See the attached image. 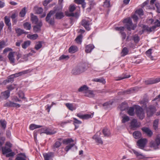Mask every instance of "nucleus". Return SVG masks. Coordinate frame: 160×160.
Here are the masks:
<instances>
[{
	"label": "nucleus",
	"mask_w": 160,
	"mask_h": 160,
	"mask_svg": "<svg viewBox=\"0 0 160 160\" xmlns=\"http://www.w3.org/2000/svg\"><path fill=\"white\" fill-rule=\"evenodd\" d=\"M85 71V68L83 65L78 66L74 67L72 71V73L74 75L79 74Z\"/></svg>",
	"instance_id": "obj_1"
},
{
	"label": "nucleus",
	"mask_w": 160,
	"mask_h": 160,
	"mask_svg": "<svg viewBox=\"0 0 160 160\" xmlns=\"http://www.w3.org/2000/svg\"><path fill=\"white\" fill-rule=\"evenodd\" d=\"M55 11H50L48 13L46 18V21L49 24L51 25H54V18H51V16L55 13Z\"/></svg>",
	"instance_id": "obj_2"
},
{
	"label": "nucleus",
	"mask_w": 160,
	"mask_h": 160,
	"mask_svg": "<svg viewBox=\"0 0 160 160\" xmlns=\"http://www.w3.org/2000/svg\"><path fill=\"white\" fill-rule=\"evenodd\" d=\"M135 112L140 119H142L144 117L145 115L143 110L140 106H136L135 108Z\"/></svg>",
	"instance_id": "obj_3"
},
{
	"label": "nucleus",
	"mask_w": 160,
	"mask_h": 160,
	"mask_svg": "<svg viewBox=\"0 0 160 160\" xmlns=\"http://www.w3.org/2000/svg\"><path fill=\"white\" fill-rule=\"evenodd\" d=\"M12 147V144L10 142H7L5 144V146L2 148V154L4 155L11 152L12 151L11 149Z\"/></svg>",
	"instance_id": "obj_4"
},
{
	"label": "nucleus",
	"mask_w": 160,
	"mask_h": 160,
	"mask_svg": "<svg viewBox=\"0 0 160 160\" xmlns=\"http://www.w3.org/2000/svg\"><path fill=\"white\" fill-rule=\"evenodd\" d=\"M148 142V140L146 138H141L137 142V145L138 148L141 149H143Z\"/></svg>",
	"instance_id": "obj_5"
},
{
	"label": "nucleus",
	"mask_w": 160,
	"mask_h": 160,
	"mask_svg": "<svg viewBox=\"0 0 160 160\" xmlns=\"http://www.w3.org/2000/svg\"><path fill=\"white\" fill-rule=\"evenodd\" d=\"M160 144V137L158 136L156 138L155 141L152 140L150 142V146L151 148L154 149L158 148V146Z\"/></svg>",
	"instance_id": "obj_6"
},
{
	"label": "nucleus",
	"mask_w": 160,
	"mask_h": 160,
	"mask_svg": "<svg viewBox=\"0 0 160 160\" xmlns=\"http://www.w3.org/2000/svg\"><path fill=\"white\" fill-rule=\"evenodd\" d=\"M140 127V124L137 119L133 118L131 121L130 127L131 129H135Z\"/></svg>",
	"instance_id": "obj_7"
},
{
	"label": "nucleus",
	"mask_w": 160,
	"mask_h": 160,
	"mask_svg": "<svg viewBox=\"0 0 160 160\" xmlns=\"http://www.w3.org/2000/svg\"><path fill=\"white\" fill-rule=\"evenodd\" d=\"M147 115L148 117H150L153 115L156 111L155 107L153 106H150L146 109Z\"/></svg>",
	"instance_id": "obj_8"
},
{
	"label": "nucleus",
	"mask_w": 160,
	"mask_h": 160,
	"mask_svg": "<svg viewBox=\"0 0 160 160\" xmlns=\"http://www.w3.org/2000/svg\"><path fill=\"white\" fill-rule=\"evenodd\" d=\"M4 107H11L19 108L20 107V104L14 103L12 102L9 101L6 103L4 104Z\"/></svg>",
	"instance_id": "obj_9"
},
{
	"label": "nucleus",
	"mask_w": 160,
	"mask_h": 160,
	"mask_svg": "<svg viewBox=\"0 0 160 160\" xmlns=\"http://www.w3.org/2000/svg\"><path fill=\"white\" fill-rule=\"evenodd\" d=\"M142 130L148 137H151L153 135V132L152 130L148 128L143 127L142 128Z\"/></svg>",
	"instance_id": "obj_10"
},
{
	"label": "nucleus",
	"mask_w": 160,
	"mask_h": 160,
	"mask_svg": "<svg viewBox=\"0 0 160 160\" xmlns=\"http://www.w3.org/2000/svg\"><path fill=\"white\" fill-rule=\"evenodd\" d=\"M160 81V78H157L154 79H150L145 81L146 84H152L158 82Z\"/></svg>",
	"instance_id": "obj_11"
},
{
	"label": "nucleus",
	"mask_w": 160,
	"mask_h": 160,
	"mask_svg": "<svg viewBox=\"0 0 160 160\" xmlns=\"http://www.w3.org/2000/svg\"><path fill=\"white\" fill-rule=\"evenodd\" d=\"M98 132H97L96 134L93 137V138L95 140L97 143L102 144L103 142L101 139L99 138V135H98ZM99 135H100V132H99Z\"/></svg>",
	"instance_id": "obj_12"
},
{
	"label": "nucleus",
	"mask_w": 160,
	"mask_h": 160,
	"mask_svg": "<svg viewBox=\"0 0 160 160\" xmlns=\"http://www.w3.org/2000/svg\"><path fill=\"white\" fill-rule=\"evenodd\" d=\"M84 95L86 97L92 98L94 97L95 94L93 91L89 90L88 89L84 93Z\"/></svg>",
	"instance_id": "obj_13"
},
{
	"label": "nucleus",
	"mask_w": 160,
	"mask_h": 160,
	"mask_svg": "<svg viewBox=\"0 0 160 160\" xmlns=\"http://www.w3.org/2000/svg\"><path fill=\"white\" fill-rule=\"evenodd\" d=\"M94 48V46L92 44L87 45L85 47V52L87 53H90Z\"/></svg>",
	"instance_id": "obj_14"
},
{
	"label": "nucleus",
	"mask_w": 160,
	"mask_h": 160,
	"mask_svg": "<svg viewBox=\"0 0 160 160\" xmlns=\"http://www.w3.org/2000/svg\"><path fill=\"white\" fill-rule=\"evenodd\" d=\"M4 22L5 24L8 27V29L11 30L12 28L11 23L10 22V18L8 17L7 16H6L4 17Z\"/></svg>",
	"instance_id": "obj_15"
},
{
	"label": "nucleus",
	"mask_w": 160,
	"mask_h": 160,
	"mask_svg": "<svg viewBox=\"0 0 160 160\" xmlns=\"http://www.w3.org/2000/svg\"><path fill=\"white\" fill-rule=\"evenodd\" d=\"M43 155L44 160H50V158H52L54 157V153L52 152L44 153Z\"/></svg>",
	"instance_id": "obj_16"
},
{
	"label": "nucleus",
	"mask_w": 160,
	"mask_h": 160,
	"mask_svg": "<svg viewBox=\"0 0 160 160\" xmlns=\"http://www.w3.org/2000/svg\"><path fill=\"white\" fill-rule=\"evenodd\" d=\"M82 25L87 30H89L90 28L89 27V22L88 21L85 19L83 20L82 21Z\"/></svg>",
	"instance_id": "obj_17"
},
{
	"label": "nucleus",
	"mask_w": 160,
	"mask_h": 160,
	"mask_svg": "<svg viewBox=\"0 0 160 160\" xmlns=\"http://www.w3.org/2000/svg\"><path fill=\"white\" fill-rule=\"evenodd\" d=\"M27 157L24 153H21L18 155L15 160H26Z\"/></svg>",
	"instance_id": "obj_18"
},
{
	"label": "nucleus",
	"mask_w": 160,
	"mask_h": 160,
	"mask_svg": "<svg viewBox=\"0 0 160 160\" xmlns=\"http://www.w3.org/2000/svg\"><path fill=\"white\" fill-rule=\"evenodd\" d=\"M14 52H10L8 55V58L10 62V63L13 64L15 62V59L14 57Z\"/></svg>",
	"instance_id": "obj_19"
},
{
	"label": "nucleus",
	"mask_w": 160,
	"mask_h": 160,
	"mask_svg": "<svg viewBox=\"0 0 160 160\" xmlns=\"http://www.w3.org/2000/svg\"><path fill=\"white\" fill-rule=\"evenodd\" d=\"M65 105L67 108L71 111H73L76 108V106L74 105L73 103H66Z\"/></svg>",
	"instance_id": "obj_20"
},
{
	"label": "nucleus",
	"mask_w": 160,
	"mask_h": 160,
	"mask_svg": "<svg viewBox=\"0 0 160 160\" xmlns=\"http://www.w3.org/2000/svg\"><path fill=\"white\" fill-rule=\"evenodd\" d=\"M64 16L63 13L62 12H58L56 13L55 18L57 19H60Z\"/></svg>",
	"instance_id": "obj_21"
},
{
	"label": "nucleus",
	"mask_w": 160,
	"mask_h": 160,
	"mask_svg": "<svg viewBox=\"0 0 160 160\" xmlns=\"http://www.w3.org/2000/svg\"><path fill=\"white\" fill-rule=\"evenodd\" d=\"M78 50V47L75 46H71L68 49L69 52L71 53H73Z\"/></svg>",
	"instance_id": "obj_22"
},
{
	"label": "nucleus",
	"mask_w": 160,
	"mask_h": 160,
	"mask_svg": "<svg viewBox=\"0 0 160 160\" xmlns=\"http://www.w3.org/2000/svg\"><path fill=\"white\" fill-rule=\"evenodd\" d=\"M57 132V131L55 130L45 129L44 133L47 135H52Z\"/></svg>",
	"instance_id": "obj_23"
},
{
	"label": "nucleus",
	"mask_w": 160,
	"mask_h": 160,
	"mask_svg": "<svg viewBox=\"0 0 160 160\" xmlns=\"http://www.w3.org/2000/svg\"><path fill=\"white\" fill-rule=\"evenodd\" d=\"M134 137L136 139H139L142 136V134L140 131H135L133 133Z\"/></svg>",
	"instance_id": "obj_24"
},
{
	"label": "nucleus",
	"mask_w": 160,
	"mask_h": 160,
	"mask_svg": "<svg viewBox=\"0 0 160 160\" xmlns=\"http://www.w3.org/2000/svg\"><path fill=\"white\" fill-rule=\"evenodd\" d=\"M88 89V87L86 85H84L78 89V91L79 92H83V93L84 94Z\"/></svg>",
	"instance_id": "obj_25"
},
{
	"label": "nucleus",
	"mask_w": 160,
	"mask_h": 160,
	"mask_svg": "<svg viewBox=\"0 0 160 160\" xmlns=\"http://www.w3.org/2000/svg\"><path fill=\"white\" fill-rule=\"evenodd\" d=\"M31 19L33 23L35 24H37L38 22V18L37 17L32 13H31Z\"/></svg>",
	"instance_id": "obj_26"
},
{
	"label": "nucleus",
	"mask_w": 160,
	"mask_h": 160,
	"mask_svg": "<svg viewBox=\"0 0 160 160\" xmlns=\"http://www.w3.org/2000/svg\"><path fill=\"white\" fill-rule=\"evenodd\" d=\"M133 152L137 157L139 159H142L145 158V156L142 153H141L135 150H133Z\"/></svg>",
	"instance_id": "obj_27"
},
{
	"label": "nucleus",
	"mask_w": 160,
	"mask_h": 160,
	"mask_svg": "<svg viewBox=\"0 0 160 160\" xmlns=\"http://www.w3.org/2000/svg\"><path fill=\"white\" fill-rule=\"evenodd\" d=\"M31 43L30 41L29 40L25 41L24 43L22 44V48L24 49H26L30 46Z\"/></svg>",
	"instance_id": "obj_28"
},
{
	"label": "nucleus",
	"mask_w": 160,
	"mask_h": 160,
	"mask_svg": "<svg viewBox=\"0 0 160 160\" xmlns=\"http://www.w3.org/2000/svg\"><path fill=\"white\" fill-rule=\"evenodd\" d=\"M10 92L8 90H7L4 92L2 93V95L5 99H7L10 96Z\"/></svg>",
	"instance_id": "obj_29"
},
{
	"label": "nucleus",
	"mask_w": 160,
	"mask_h": 160,
	"mask_svg": "<svg viewBox=\"0 0 160 160\" xmlns=\"http://www.w3.org/2000/svg\"><path fill=\"white\" fill-rule=\"evenodd\" d=\"M92 81L93 82L102 83L103 84H105L106 82L105 80L102 78H94L93 79Z\"/></svg>",
	"instance_id": "obj_30"
},
{
	"label": "nucleus",
	"mask_w": 160,
	"mask_h": 160,
	"mask_svg": "<svg viewBox=\"0 0 160 160\" xmlns=\"http://www.w3.org/2000/svg\"><path fill=\"white\" fill-rule=\"evenodd\" d=\"M38 36L37 34H29L27 35V37L30 39L35 40L38 37Z\"/></svg>",
	"instance_id": "obj_31"
},
{
	"label": "nucleus",
	"mask_w": 160,
	"mask_h": 160,
	"mask_svg": "<svg viewBox=\"0 0 160 160\" xmlns=\"http://www.w3.org/2000/svg\"><path fill=\"white\" fill-rule=\"evenodd\" d=\"M122 123H125L128 122L130 120L129 117L126 115H124L122 117Z\"/></svg>",
	"instance_id": "obj_32"
},
{
	"label": "nucleus",
	"mask_w": 160,
	"mask_h": 160,
	"mask_svg": "<svg viewBox=\"0 0 160 160\" xmlns=\"http://www.w3.org/2000/svg\"><path fill=\"white\" fill-rule=\"evenodd\" d=\"M61 144L62 142L60 141H56L52 147V149L54 150L56 148H59L61 145Z\"/></svg>",
	"instance_id": "obj_33"
},
{
	"label": "nucleus",
	"mask_w": 160,
	"mask_h": 160,
	"mask_svg": "<svg viewBox=\"0 0 160 160\" xmlns=\"http://www.w3.org/2000/svg\"><path fill=\"white\" fill-rule=\"evenodd\" d=\"M102 132L104 136L105 137H109L110 135V132L109 130L106 128L103 129Z\"/></svg>",
	"instance_id": "obj_34"
},
{
	"label": "nucleus",
	"mask_w": 160,
	"mask_h": 160,
	"mask_svg": "<svg viewBox=\"0 0 160 160\" xmlns=\"http://www.w3.org/2000/svg\"><path fill=\"white\" fill-rule=\"evenodd\" d=\"M126 26L127 29L129 31H130L131 29L134 30L136 27V26L133 25L132 22L131 24H126Z\"/></svg>",
	"instance_id": "obj_35"
},
{
	"label": "nucleus",
	"mask_w": 160,
	"mask_h": 160,
	"mask_svg": "<svg viewBox=\"0 0 160 160\" xmlns=\"http://www.w3.org/2000/svg\"><path fill=\"white\" fill-rule=\"evenodd\" d=\"M42 127V126L40 125H38L34 124H31L29 126V129L30 130H32L34 129L39 128Z\"/></svg>",
	"instance_id": "obj_36"
},
{
	"label": "nucleus",
	"mask_w": 160,
	"mask_h": 160,
	"mask_svg": "<svg viewBox=\"0 0 160 160\" xmlns=\"http://www.w3.org/2000/svg\"><path fill=\"white\" fill-rule=\"evenodd\" d=\"M154 25L152 27L153 30L155 29L157 27H160V22L158 19L156 20L154 22Z\"/></svg>",
	"instance_id": "obj_37"
},
{
	"label": "nucleus",
	"mask_w": 160,
	"mask_h": 160,
	"mask_svg": "<svg viewBox=\"0 0 160 160\" xmlns=\"http://www.w3.org/2000/svg\"><path fill=\"white\" fill-rule=\"evenodd\" d=\"M128 113L130 116H133L134 114V108L132 107L129 108L128 111Z\"/></svg>",
	"instance_id": "obj_38"
},
{
	"label": "nucleus",
	"mask_w": 160,
	"mask_h": 160,
	"mask_svg": "<svg viewBox=\"0 0 160 160\" xmlns=\"http://www.w3.org/2000/svg\"><path fill=\"white\" fill-rule=\"evenodd\" d=\"M42 47V42L39 41L36 42L34 48L36 50H38L41 48Z\"/></svg>",
	"instance_id": "obj_39"
},
{
	"label": "nucleus",
	"mask_w": 160,
	"mask_h": 160,
	"mask_svg": "<svg viewBox=\"0 0 160 160\" xmlns=\"http://www.w3.org/2000/svg\"><path fill=\"white\" fill-rule=\"evenodd\" d=\"M15 31L18 36H19L22 34L25 33L23 30L21 29L20 28L16 29Z\"/></svg>",
	"instance_id": "obj_40"
},
{
	"label": "nucleus",
	"mask_w": 160,
	"mask_h": 160,
	"mask_svg": "<svg viewBox=\"0 0 160 160\" xmlns=\"http://www.w3.org/2000/svg\"><path fill=\"white\" fill-rule=\"evenodd\" d=\"M26 13V8L24 7L19 12V15L20 17H24Z\"/></svg>",
	"instance_id": "obj_41"
},
{
	"label": "nucleus",
	"mask_w": 160,
	"mask_h": 160,
	"mask_svg": "<svg viewBox=\"0 0 160 160\" xmlns=\"http://www.w3.org/2000/svg\"><path fill=\"white\" fill-rule=\"evenodd\" d=\"M0 124L1 127L5 129L6 127V121L4 120H0Z\"/></svg>",
	"instance_id": "obj_42"
},
{
	"label": "nucleus",
	"mask_w": 160,
	"mask_h": 160,
	"mask_svg": "<svg viewBox=\"0 0 160 160\" xmlns=\"http://www.w3.org/2000/svg\"><path fill=\"white\" fill-rule=\"evenodd\" d=\"M23 27L26 29L30 30L31 28V24L28 22H26L23 24Z\"/></svg>",
	"instance_id": "obj_43"
},
{
	"label": "nucleus",
	"mask_w": 160,
	"mask_h": 160,
	"mask_svg": "<svg viewBox=\"0 0 160 160\" xmlns=\"http://www.w3.org/2000/svg\"><path fill=\"white\" fill-rule=\"evenodd\" d=\"M82 37V35L81 34L79 35L77 37V38L75 39V40L77 43L79 44H81Z\"/></svg>",
	"instance_id": "obj_44"
},
{
	"label": "nucleus",
	"mask_w": 160,
	"mask_h": 160,
	"mask_svg": "<svg viewBox=\"0 0 160 160\" xmlns=\"http://www.w3.org/2000/svg\"><path fill=\"white\" fill-rule=\"evenodd\" d=\"M142 30L143 31H147L152 32L153 30L152 27L149 28L146 25H143L142 26Z\"/></svg>",
	"instance_id": "obj_45"
},
{
	"label": "nucleus",
	"mask_w": 160,
	"mask_h": 160,
	"mask_svg": "<svg viewBox=\"0 0 160 160\" xmlns=\"http://www.w3.org/2000/svg\"><path fill=\"white\" fill-rule=\"evenodd\" d=\"M128 51L126 47L124 48L122 50L121 52L122 56H124L128 54Z\"/></svg>",
	"instance_id": "obj_46"
},
{
	"label": "nucleus",
	"mask_w": 160,
	"mask_h": 160,
	"mask_svg": "<svg viewBox=\"0 0 160 160\" xmlns=\"http://www.w3.org/2000/svg\"><path fill=\"white\" fill-rule=\"evenodd\" d=\"M158 119L155 120L153 122V127L155 130H158Z\"/></svg>",
	"instance_id": "obj_47"
},
{
	"label": "nucleus",
	"mask_w": 160,
	"mask_h": 160,
	"mask_svg": "<svg viewBox=\"0 0 160 160\" xmlns=\"http://www.w3.org/2000/svg\"><path fill=\"white\" fill-rule=\"evenodd\" d=\"M152 49H149L146 52V54L148 57L150 58L152 60H153V58L151 56Z\"/></svg>",
	"instance_id": "obj_48"
},
{
	"label": "nucleus",
	"mask_w": 160,
	"mask_h": 160,
	"mask_svg": "<svg viewBox=\"0 0 160 160\" xmlns=\"http://www.w3.org/2000/svg\"><path fill=\"white\" fill-rule=\"evenodd\" d=\"M112 104V103L110 102H106L103 104V106L104 108L106 109L110 108Z\"/></svg>",
	"instance_id": "obj_49"
},
{
	"label": "nucleus",
	"mask_w": 160,
	"mask_h": 160,
	"mask_svg": "<svg viewBox=\"0 0 160 160\" xmlns=\"http://www.w3.org/2000/svg\"><path fill=\"white\" fill-rule=\"evenodd\" d=\"M103 6L106 8H109L111 7L109 0H106L104 2Z\"/></svg>",
	"instance_id": "obj_50"
},
{
	"label": "nucleus",
	"mask_w": 160,
	"mask_h": 160,
	"mask_svg": "<svg viewBox=\"0 0 160 160\" xmlns=\"http://www.w3.org/2000/svg\"><path fill=\"white\" fill-rule=\"evenodd\" d=\"M5 138L4 137H0V149L2 147V145L4 143Z\"/></svg>",
	"instance_id": "obj_51"
},
{
	"label": "nucleus",
	"mask_w": 160,
	"mask_h": 160,
	"mask_svg": "<svg viewBox=\"0 0 160 160\" xmlns=\"http://www.w3.org/2000/svg\"><path fill=\"white\" fill-rule=\"evenodd\" d=\"M31 72V70L30 69H28L24 71L20 72H19L20 76H22L23 75H24L28 73Z\"/></svg>",
	"instance_id": "obj_52"
},
{
	"label": "nucleus",
	"mask_w": 160,
	"mask_h": 160,
	"mask_svg": "<svg viewBox=\"0 0 160 160\" xmlns=\"http://www.w3.org/2000/svg\"><path fill=\"white\" fill-rule=\"evenodd\" d=\"M122 76V77H119L118 79H116V80H120L123 79L129 78L130 77V75H127L126 74H123Z\"/></svg>",
	"instance_id": "obj_53"
},
{
	"label": "nucleus",
	"mask_w": 160,
	"mask_h": 160,
	"mask_svg": "<svg viewBox=\"0 0 160 160\" xmlns=\"http://www.w3.org/2000/svg\"><path fill=\"white\" fill-rule=\"evenodd\" d=\"M73 142V140L71 138L64 139L63 141V143L66 144H68Z\"/></svg>",
	"instance_id": "obj_54"
},
{
	"label": "nucleus",
	"mask_w": 160,
	"mask_h": 160,
	"mask_svg": "<svg viewBox=\"0 0 160 160\" xmlns=\"http://www.w3.org/2000/svg\"><path fill=\"white\" fill-rule=\"evenodd\" d=\"M74 145V144L73 143H71L69 145L67 146L65 148V150L66 152H68L72 147Z\"/></svg>",
	"instance_id": "obj_55"
},
{
	"label": "nucleus",
	"mask_w": 160,
	"mask_h": 160,
	"mask_svg": "<svg viewBox=\"0 0 160 160\" xmlns=\"http://www.w3.org/2000/svg\"><path fill=\"white\" fill-rule=\"evenodd\" d=\"M41 30V28L39 26L35 25L33 27V31L34 32H37Z\"/></svg>",
	"instance_id": "obj_56"
},
{
	"label": "nucleus",
	"mask_w": 160,
	"mask_h": 160,
	"mask_svg": "<svg viewBox=\"0 0 160 160\" xmlns=\"http://www.w3.org/2000/svg\"><path fill=\"white\" fill-rule=\"evenodd\" d=\"M155 6L157 8V11L158 13H160V3L158 2H156Z\"/></svg>",
	"instance_id": "obj_57"
},
{
	"label": "nucleus",
	"mask_w": 160,
	"mask_h": 160,
	"mask_svg": "<svg viewBox=\"0 0 160 160\" xmlns=\"http://www.w3.org/2000/svg\"><path fill=\"white\" fill-rule=\"evenodd\" d=\"M69 58L68 55H63L59 58V60L65 59L66 60H68Z\"/></svg>",
	"instance_id": "obj_58"
},
{
	"label": "nucleus",
	"mask_w": 160,
	"mask_h": 160,
	"mask_svg": "<svg viewBox=\"0 0 160 160\" xmlns=\"http://www.w3.org/2000/svg\"><path fill=\"white\" fill-rule=\"evenodd\" d=\"M92 115L90 114H83V119H87L92 118Z\"/></svg>",
	"instance_id": "obj_59"
},
{
	"label": "nucleus",
	"mask_w": 160,
	"mask_h": 160,
	"mask_svg": "<svg viewBox=\"0 0 160 160\" xmlns=\"http://www.w3.org/2000/svg\"><path fill=\"white\" fill-rule=\"evenodd\" d=\"M135 13L139 15H143V11L142 9H139L137 10Z\"/></svg>",
	"instance_id": "obj_60"
},
{
	"label": "nucleus",
	"mask_w": 160,
	"mask_h": 160,
	"mask_svg": "<svg viewBox=\"0 0 160 160\" xmlns=\"http://www.w3.org/2000/svg\"><path fill=\"white\" fill-rule=\"evenodd\" d=\"M123 22L126 23L127 24H131L132 22L130 18H126L124 20Z\"/></svg>",
	"instance_id": "obj_61"
},
{
	"label": "nucleus",
	"mask_w": 160,
	"mask_h": 160,
	"mask_svg": "<svg viewBox=\"0 0 160 160\" xmlns=\"http://www.w3.org/2000/svg\"><path fill=\"white\" fill-rule=\"evenodd\" d=\"M115 29L117 31H120V32H122L124 30L125 28L124 27H116L115 28Z\"/></svg>",
	"instance_id": "obj_62"
},
{
	"label": "nucleus",
	"mask_w": 160,
	"mask_h": 160,
	"mask_svg": "<svg viewBox=\"0 0 160 160\" xmlns=\"http://www.w3.org/2000/svg\"><path fill=\"white\" fill-rule=\"evenodd\" d=\"M133 40L135 42L137 43L139 40V38L137 35H135L133 37Z\"/></svg>",
	"instance_id": "obj_63"
},
{
	"label": "nucleus",
	"mask_w": 160,
	"mask_h": 160,
	"mask_svg": "<svg viewBox=\"0 0 160 160\" xmlns=\"http://www.w3.org/2000/svg\"><path fill=\"white\" fill-rule=\"evenodd\" d=\"M75 9L76 8L74 5H71L69 8V10L71 12H73Z\"/></svg>",
	"instance_id": "obj_64"
}]
</instances>
